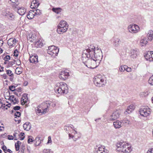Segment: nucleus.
<instances>
[{
	"instance_id": "obj_1",
	"label": "nucleus",
	"mask_w": 153,
	"mask_h": 153,
	"mask_svg": "<svg viewBox=\"0 0 153 153\" xmlns=\"http://www.w3.org/2000/svg\"><path fill=\"white\" fill-rule=\"evenodd\" d=\"M95 48H88L83 51L82 54V62L87 67L91 69L96 68L99 65L101 57L95 52Z\"/></svg>"
},
{
	"instance_id": "obj_2",
	"label": "nucleus",
	"mask_w": 153,
	"mask_h": 153,
	"mask_svg": "<svg viewBox=\"0 0 153 153\" xmlns=\"http://www.w3.org/2000/svg\"><path fill=\"white\" fill-rule=\"evenodd\" d=\"M54 90L56 93L60 94H67L68 92V88L66 83L61 82L56 84Z\"/></svg>"
},
{
	"instance_id": "obj_3",
	"label": "nucleus",
	"mask_w": 153,
	"mask_h": 153,
	"mask_svg": "<svg viewBox=\"0 0 153 153\" xmlns=\"http://www.w3.org/2000/svg\"><path fill=\"white\" fill-rule=\"evenodd\" d=\"M50 104L48 102L46 101L41 104L36 108V111L37 113L38 114H45L48 112V108L49 107Z\"/></svg>"
},
{
	"instance_id": "obj_4",
	"label": "nucleus",
	"mask_w": 153,
	"mask_h": 153,
	"mask_svg": "<svg viewBox=\"0 0 153 153\" xmlns=\"http://www.w3.org/2000/svg\"><path fill=\"white\" fill-rule=\"evenodd\" d=\"M57 32L59 34L65 32L68 28V25L67 22L63 20H61L58 26Z\"/></svg>"
},
{
	"instance_id": "obj_5",
	"label": "nucleus",
	"mask_w": 153,
	"mask_h": 153,
	"mask_svg": "<svg viewBox=\"0 0 153 153\" xmlns=\"http://www.w3.org/2000/svg\"><path fill=\"white\" fill-rule=\"evenodd\" d=\"M94 80V83L97 86L100 87L102 86L103 85H104V80L100 75H97L95 76Z\"/></svg>"
},
{
	"instance_id": "obj_6",
	"label": "nucleus",
	"mask_w": 153,
	"mask_h": 153,
	"mask_svg": "<svg viewBox=\"0 0 153 153\" xmlns=\"http://www.w3.org/2000/svg\"><path fill=\"white\" fill-rule=\"evenodd\" d=\"M128 31L132 33H136L138 32L140 30L139 27L136 25L132 24L128 27Z\"/></svg>"
},
{
	"instance_id": "obj_7",
	"label": "nucleus",
	"mask_w": 153,
	"mask_h": 153,
	"mask_svg": "<svg viewBox=\"0 0 153 153\" xmlns=\"http://www.w3.org/2000/svg\"><path fill=\"white\" fill-rule=\"evenodd\" d=\"M139 113L140 115L143 117H147L150 114V109L148 107H143L139 110Z\"/></svg>"
},
{
	"instance_id": "obj_8",
	"label": "nucleus",
	"mask_w": 153,
	"mask_h": 153,
	"mask_svg": "<svg viewBox=\"0 0 153 153\" xmlns=\"http://www.w3.org/2000/svg\"><path fill=\"white\" fill-rule=\"evenodd\" d=\"M120 111L119 110H116L114 111L112 114L108 118V120L110 121H114L119 117L120 114Z\"/></svg>"
},
{
	"instance_id": "obj_9",
	"label": "nucleus",
	"mask_w": 153,
	"mask_h": 153,
	"mask_svg": "<svg viewBox=\"0 0 153 153\" xmlns=\"http://www.w3.org/2000/svg\"><path fill=\"white\" fill-rule=\"evenodd\" d=\"M16 9L13 8L15 11H17L18 13L20 15H23L26 12V10L23 7H21L19 5V4H18V6H16Z\"/></svg>"
},
{
	"instance_id": "obj_10",
	"label": "nucleus",
	"mask_w": 153,
	"mask_h": 153,
	"mask_svg": "<svg viewBox=\"0 0 153 153\" xmlns=\"http://www.w3.org/2000/svg\"><path fill=\"white\" fill-rule=\"evenodd\" d=\"M69 76V72L65 71L61 72L59 75V77L62 80H65Z\"/></svg>"
},
{
	"instance_id": "obj_11",
	"label": "nucleus",
	"mask_w": 153,
	"mask_h": 153,
	"mask_svg": "<svg viewBox=\"0 0 153 153\" xmlns=\"http://www.w3.org/2000/svg\"><path fill=\"white\" fill-rule=\"evenodd\" d=\"M126 145L124 142H118L116 145L117 150L119 152H122Z\"/></svg>"
},
{
	"instance_id": "obj_12",
	"label": "nucleus",
	"mask_w": 153,
	"mask_h": 153,
	"mask_svg": "<svg viewBox=\"0 0 153 153\" xmlns=\"http://www.w3.org/2000/svg\"><path fill=\"white\" fill-rule=\"evenodd\" d=\"M144 56L147 60L150 62L153 61V51H148Z\"/></svg>"
},
{
	"instance_id": "obj_13",
	"label": "nucleus",
	"mask_w": 153,
	"mask_h": 153,
	"mask_svg": "<svg viewBox=\"0 0 153 153\" xmlns=\"http://www.w3.org/2000/svg\"><path fill=\"white\" fill-rule=\"evenodd\" d=\"M112 41L113 42V45L115 48L118 47L121 42L120 39L116 37L113 38Z\"/></svg>"
},
{
	"instance_id": "obj_14",
	"label": "nucleus",
	"mask_w": 153,
	"mask_h": 153,
	"mask_svg": "<svg viewBox=\"0 0 153 153\" xmlns=\"http://www.w3.org/2000/svg\"><path fill=\"white\" fill-rule=\"evenodd\" d=\"M16 43V39L13 38H11L7 41V43L10 48L14 47Z\"/></svg>"
},
{
	"instance_id": "obj_15",
	"label": "nucleus",
	"mask_w": 153,
	"mask_h": 153,
	"mask_svg": "<svg viewBox=\"0 0 153 153\" xmlns=\"http://www.w3.org/2000/svg\"><path fill=\"white\" fill-rule=\"evenodd\" d=\"M139 53L137 49H133L130 51V56L131 58H135L137 56Z\"/></svg>"
},
{
	"instance_id": "obj_16",
	"label": "nucleus",
	"mask_w": 153,
	"mask_h": 153,
	"mask_svg": "<svg viewBox=\"0 0 153 153\" xmlns=\"http://www.w3.org/2000/svg\"><path fill=\"white\" fill-rule=\"evenodd\" d=\"M39 4L38 0H33L31 3L30 7L32 9H35L38 7Z\"/></svg>"
},
{
	"instance_id": "obj_17",
	"label": "nucleus",
	"mask_w": 153,
	"mask_h": 153,
	"mask_svg": "<svg viewBox=\"0 0 153 153\" xmlns=\"http://www.w3.org/2000/svg\"><path fill=\"white\" fill-rule=\"evenodd\" d=\"M36 36L35 34H30L27 36V39L29 42H34L36 41Z\"/></svg>"
},
{
	"instance_id": "obj_18",
	"label": "nucleus",
	"mask_w": 153,
	"mask_h": 153,
	"mask_svg": "<svg viewBox=\"0 0 153 153\" xmlns=\"http://www.w3.org/2000/svg\"><path fill=\"white\" fill-rule=\"evenodd\" d=\"M29 61L30 63L36 64L38 62V56L35 55L30 56L29 59Z\"/></svg>"
},
{
	"instance_id": "obj_19",
	"label": "nucleus",
	"mask_w": 153,
	"mask_h": 153,
	"mask_svg": "<svg viewBox=\"0 0 153 153\" xmlns=\"http://www.w3.org/2000/svg\"><path fill=\"white\" fill-rule=\"evenodd\" d=\"M124 148H125L123 149V150L122 152L123 153H130L132 150L131 147L128 146L127 145L125 146Z\"/></svg>"
},
{
	"instance_id": "obj_20",
	"label": "nucleus",
	"mask_w": 153,
	"mask_h": 153,
	"mask_svg": "<svg viewBox=\"0 0 153 153\" xmlns=\"http://www.w3.org/2000/svg\"><path fill=\"white\" fill-rule=\"evenodd\" d=\"M23 127L25 130L29 131L31 128V124L29 122H27L23 124Z\"/></svg>"
},
{
	"instance_id": "obj_21",
	"label": "nucleus",
	"mask_w": 153,
	"mask_h": 153,
	"mask_svg": "<svg viewBox=\"0 0 153 153\" xmlns=\"http://www.w3.org/2000/svg\"><path fill=\"white\" fill-rule=\"evenodd\" d=\"M122 123V122H120L118 120H117L114 122L113 125L115 128H119L121 127Z\"/></svg>"
},
{
	"instance_id": "obj_22",
	"label": "nucleus",
	"mask_w": 153,
	"mask_h": 153,
	"mask_svg": "<svg viewBox=\"0 0 153 153\" xmlns=\"http://www.w3.org/2000/svg\"><path fill=\"white\" fill-rule=\"evenodd\" d=\"M42 140L43 139L41 137H39V136L37 137H36L35 140V141H36L35 146L39 145L41 143V142L42 141Z\"/></svg>"
},
{
	"instance_id": "obj_23",
	"label": "nucleus",
	"mask_w": 153,
	"mask_h": 153,
	"mask_svg": "<svg viewBox=\"0 0 153 153\" xmlns=\"http://www.w3.org/2000/svg\"><path fill=\"white\" fill-rule=\"evenodd\" d=\"M33 11V10H30L28 14L27 15V17L29 19H32L33 18L34 16H35V14Z\"/></svg>"
},
{
	"instance_id": "obj_24",
	"label": "nucleus",
	"mask_w": 153,
	"mask_h": 153,
	"mask_svg": "<svg viewBox=\"0 0 153 153\" xmlns=\"http://www.w3.org/2000/svg\"><path fill=\"white\" fill-rule=\"evenodd\" d=\"M59 49L57 48L56 49H55L53 50L50 54V55H51L52 56L54 57L57 56L58 53L59 52Z\"/></svg>"
},
{
	"instance_id": "obj_25",
	"label": "nucleus",
	"mask_w": 153,
	"mask_h": 153,
	"mask_svg": "<svg viewBox=\"0 0 153 153\" xmlns=\"http://www.w3.org/2000/svg\"><path fill=\"white\" fill-rule=\"evenodd\" d=\"M10 1L12 2V6L13 8L16 9V6H17L18 4H19L18 0H10Z\"/></svg>"
},
{
	"instance_id": "obj_26",
	"label": "nucleus",
	"mask_w": 153,
	"mask_h": 153,
	"mask_svg": "<svg viewBox=\"0 0 153 153\" xmlns=\"http://www.w3.org/2000/svg\"><path fill=\"white\" fill-rule=\"evenodd\" d=\"M122 123L126 126H128L131 124V122L127 119H124L121 120Z\"/></svg>"
},
{
	"instance_id": "obj_27",
	"label": "nucleus",
	"mask_w": 153,
	"mask_h": 153,
	"mask_svg": "<svg viewBox=\"0 0 153 153\" xmlns=\"http://www.w3.org/2000/svg\"><path fill=\"white\" fill-rule=\"evenodd\" d=\"M34 43H35L34 45L36 47L40 48L43 46V43L39 40H38L37 41H36Z\"/></svg>"
},
{
	"instance_id": "obj_28",
	"label": "nucleus",
	"mask_w": 153,
	"mask_h": 153,
	"mask_svg": "<svg viewBox=\"0 0 153 153\" xmlns=\"http://www.w3.org/2000/svg\"><path fill=\"white\" fill-rule=\"evenodd\" d=\"M147 36L148 39L151 41L153 39V31L152 30H149L147 34Z\"/></svg>"
},
{
	"instance_id": "obj_29",
	"label": "nucleus",
	"mask_w": 153,
	"mask_h": 153,
	"mask_svg": "<svg viewBox=\"0 0 153 153\" xmlns=\"http://www.w3.org/2000/svg\"><path fill=\"white\" fill-rule=\"evenodd\" d=\"M62 10V9L60 7L53 8L52 9V10L57 14L60 13Z\"/></svg>"
},
{
	"instance_id": "obj_30",
	"label": "nucleus",
	"mask_w": 153,
	"mask_h": 153,
	"mask_svg": "<svg viewBox=\"0 0 153 153\" xmlns=\"http://www.w3.org/2000/svg\"><path fill=\"white\" fill-rule=\"evenodd\" d=\"M57 48L53 45L49 47L47 51L48 53L49 54L53 50H54L55 49H56Z\"/></svg>"
},
{
	"instance_id": "obj_31",
	"label": "nucleus",
	"mask_w": 153,
	"mask_h": 153,
	"mask_svg": "<svg viewBox=\"0 0 153 153\" xmlns=\"http://www.w3.org/2000/svg\"><path fill=\"white\" fill-rule=\"evenodd\" d=\"M147 43V41L146 39H141L140 41V43L142 46H143L146 45Z\"/></svg>"
},
{
	"instance_id": "obj_32",
	"label": "nucleus",
	"mask_w": 153,
	"mask_h": 153,
	"mask_svg": "<svg viewBox=\"0 0 153 153\" xmlns=\"http://www.w3.org/2000/svg\"><path fill=\"white\" fill-rule=\"evenodd\" d=\"M33 11L34 12L35 16H39L42 14V11L38 9L33 10Z\"/></svg>"
},
{
	"instance_id": "obj_33",
	"label": "nucleus",
	"mask_w": 153,
	"mask_h": 153,
	"mask_svg": "<svg viewBox=\"0 0 153 153\" xmlns=\"http://www.w3.org/2000/svg\"><path fill=\"white\" fill-rule=\"evenodd\" d=\"M148 92L147 91L143 92L140 93V95L141 97H144L148 95Z\"/></svg>"
},
{
	"instance_id": "obj_34",
	"label": "nucleus",
	"mask_w": 153,
	"mask_h": 153,
	"mask_svg": "<svg viewBox=\"0 0 153 153\" xmlns=\"http://www.w3.org/2000/svg\"><path fill=\"white\" fill-rule=\"evenodd\" d=\"M105 147L104 146H101L100 147H99L98 148H96V151H100L102 152L103 150L105 149Z\"/></svg>"
},
{
	"instance_id": "obj_35",
	"label": "nucleus",
	"mask_w": 153,
	"mask_h": 153,
	"mask_svg": "<svg viewBox=\"0 0 153 153\" xmlns=\"http://www.w3.org/2000/svg\"><path fill=\"white\" fill-rule=\"evenodd\" d=\"M21 143V142L19 141H18L17 143L15 144V147L16 150L17 151L19 150V144Z\"/></svg>"
},
{
	"instance_id": "obj_36",
	"label": "nucleus",
	"mask_w": 153,
	"mask_h": 153,
	"mask_svg": "<svg viewBox=\"0 0 153 153\" xmlns=\"http://www.w3.org/2000/svg\"><path fill=\"white\" fill-rule=\"evenodd\" d=\"M22 73L21 69L19 68H17L15 70V73L19 75Z\"/></svg>"
},
{
	"instance_id": "obj_37",
	"label": "nucleus",
	"mask_w": 153,
	"mask_h": 153,
	"mask_svg": "<svg viewBox=\"0 0 153 153\" xmlns=\"http://www.w3.org/2000/svg\"><path fill=\"white\" fill-rule=\"evenodd\" d=\"M10 93L9 92H7L4 94V97L5 99L7 100H9L10 99Z\"/></svg>"
},
{
	"instance_id": "obj_38",
	"label": "nucleus",
	"mask_w": 153,
	"mask_h": 153,
	"mask_svg": "<svg viewBox=\"0 0 153 153\" xmlns=\"http://www.w3.org/2000/svg\"><path fill=\"white\" fill-rule=\"evenodd\" d=\"M43 153H53V152L50 149H45L43 150Z\"/></svg>"
},
{
	"instance_id": "obj_39",
	"label": "nucleus",
	"mask_w": 153,
	"mask_h": 153,
	"mask_svg": "<svg viewBox=\"0 0 153 153\" xmlns=\"http://www.w3.org/2000/svg\"><path fill=\"white\" fill-rule=\"evenodd\" d=\"M10 13L9 11L4 10L2 14L4 16L7 17L8 16L9 14Z\"/></svg>"
},
{
	"instance_id": "obj_40",
	"label": "nucleus",
	"mask_w": 153,
	"mask_h": 153,
	"mask_svg": "<svg viewBox=\"0 0 153 153\" xmlns=\"http://www.w3.org/2000/svg\"><path fill=\"white\" fill-rule=\"evenodd\" d=\"M33 141V138L32 137L30 136H29L28 137V139L27 140L28 143H30Z\"/></svg>"
},
{
	"instance_id": "obj_41",
	"label": "nucleus",
	"mask_w": 153,
	"mask_h": 153,
	"mask_svg": "<svg viewBox=\"0 0 153 153\" xmlns=\"http://www.w3.org/2000/svg\"><path fill=\"white\" fill-rule=\"evenodd\" d=\"M149 82L151 85H153V76L150 77L149 80Z\"/></svg>"
},
{
	"instance_id": "obj_42",
	"label": "nucleus",
	"mask_w": 153,
	"mask_h": 153,
	"mask_svg": "<svg viewBox=\"0 0 153 153\" xmlns=\"http://www.w3.org/2000/svg\"><path fill=\"white\" fill-rule=\"evenodd\" d=\"M24 134H25L24 133L21 132L20 135H19V136H21L19 137L20 139L21 140H23L25 138V136H24Z\"/></svg>"
},
{
	"instance_id": "obj_43",
	"label": "nucleus",
	"mask_w": 153,
	"mask_h": 153,
	"mask_svg": "<svg viewBox=\"0 0 153 153\" xmlns=\"http://www.w3.org/2000/svg\"><path fill=\"white\" fill-rule=\"evenodd\" d=\"M10 57L9 55H7L4 57L3 59L5 61H8V60H10Z\"/></svg>"
},
{
	"instance_id": "obj_44",
	"label": "nucleus",
	"mask_w": 153,
	"mask_h": 153,
	"mask_svg": "<svg viewBox=\"0 0 153 153\" xmlns=\"http://www.w3.org/2000/svg\"><path fill=\"white\" fill-rule=\"evenodd\" d=\"M125 66L126 65H124L123 66H121L119 68V70H120V71L122 72V71H124L125 70V69H126Z\"/></svg>"
},
{
	"instance_id": "obj_45",
	"label": "nucleus",
	"mask_w": 153,
	"mask_h": 153,
	"mask_svg": "<svg viewBox=\"0 0 153 153\" xmlns=\"http://www.w3.org/2000/svg\"><path fill=\"white\" fill-rule=\"evenodd\" d=\"M132 111L130 110V109L129 108V107L128 106L126 109V111L124 113L126 114H127V113L129 114L131 113Z\"/></svg>"
},
{
	"instance_id": "obj_46",
	"label": "nucleus",
	"mask_w": 153,
	"mask_h": 153,
	"mask_svg": "<svg viewBox=\"0 0 153 153\" xmlns=\"http://www.w3.org/2000/svg\"><path fill=\"white\" fill-rule=\"evenodd\" d=\"M7 74L10 76H13V74L10 70H7Z\"/></svg>"
},
{
	"instance_id": "obj_47",
	"label": "nucleus",
	"mask_w": 153,
	"mask_h": 153,
	"mask_svg": "<svg viewBox=\"0 0 153 153\" xmlns=\"http://www.w3.org/2000/svg\"><path fill=\"white\" fill-rule=\"evenodd\" d=\"M21 113L19 111H16L15 113L14 116L15 118L17 117H19Z\"/></svg>"
},
{
	"instance_id": "obj_48",
	"label": "nucleus",
	"mask_w": 153,
	"mask_h": 153,
	"mask_svg": "<svg viewBox=\"0 0 153 153\" xmlns=\"http://www.w3.org/2000/svg\"><path fill=\"white\" fill-rule=\"evenodd\" d=\"M7 18L10 19H12L14 18V16L11 13H10L9 14L8 16H7Z\"/></svg>"
},
{
	"instance_id": "obj_49",
	"label": "nucleus",
	"mask_w": 153,
	"mask_h": 153,
	"mask_svg": "<svg viewBox=\"0 0 153 153\" xmlns=\"http://www.w3.org/2000/svg\"><path fill=\"white\" fill-rule=\"evenodd\" d=\"M9 89L12 91H14L16 90L15 89V87L13 85H11L9 86Z\"/></svg>"
},
{
	"instance_id": "obj_50",
	"label": "nucleus",
	"mask_w": 153,
	"mask_h": 153,
	"mask_svg": "<svg viewBox=\"0 0 153 153\" xmlns=\"http://www.w3.org/2000/svg\"><path fill=\"white\" fill-rule=\"evenodd\" d=\"M126 67V69L125 70H126L127 72H131V68L130 67H128L127 66H125Z\"/></svg>"
},
{
	"instance_id": "obj_51",
	"label": "nucleus",
	"mask_w": 153,
	"mask_h": 153,
	"mask_svg": "<svg viewBox=\"0 0 153 153\" xmlns=\"http://www.w3.org/2000/svg\"><path fill=\"white\" fill-rule=\"evenodd\" d=\"M15 60H14L13 61H11L9 62L8 63L9 65L10 66H11L13 65L14 64H15Z\"/></svg>"
},
{
	"instance_id": "obj_52",
	"label": "nucleus",
	"mask_w": 153,
	"mask_h": 153,
	"mask_svg": "<svg viewBox=\"0 0 153 153\" xmlns=\"http://www.w3.org/2000/svg\"><path fill=\"white\" fill-rule=\"evenodd\" d=\"M14 55L15 56H17L18 55V51L17 49L15 50L13 52Z\"/></svg>"
},
{
	"instance_id": "obj_53",
	"label": "nucleus",
	"mask_w": 153,
	"mask_h": 153,
	"mask_svg": "<svg viewBox=\"0 0 153 153\" xmlns=\"http://www.w3.org/2000/svg\"><path fill=\"white\" fill-rule=\"evenodd\" d=\"M74 136H75V137H73V140L74 141H76L80 137V135L78 136H76V135H74Z\"/></svg>"
},
{
	"instance_id": "obj_54",
	"label": "nucleus",
	"mask_w": 153,
	"mask_h": 153,
	"mask_svg": "<svg viewBox=\"0 0 153 153\" xmlns=\"http://www.w3.org/2000/svg\"><path fill=\"white\" fill-rule=\"evenodd\" d=\"M20 108V107L19 106H16L14 107L13 108V109L16 111L19 110Z\"/></svg>"
},
{
	"instance_id": "obj_55",
	"label": "nucleus",
	"mask_w": 153,
	"mask_h": 153,
	"mask_svg": "<svg viewBox=\"0 0 153 153\" xmlns=\"http://www.w3.org/2000/svg\"><path fill=\"white\" fill-rule=\"evenodd\" d=\"M13 102V104H15L16 103H18L19 101L18 100L16 99V98H15L14 99L13 101V102Z\"/></svg>"
},
{
	"instance_id": "obj_56",
	"label": "nucleus",
	"mask_w": 153,
	"mask_h": 153,
	"mask_svg": "<svg viewBox=\"0 0 153 153\" xmlns=\"http://www.w3.org/2000/svg\"><path fill=\"white\" fill-rule=\"evenodd\" d=\"M131 111H133L134 109V107L133 105H131L128 106Z\"/></svg>"
},
{
	"instance_id": "obj_57",
	"label": "nucleus",
	"mask_w": 153,
	"mask_h": 153,
	"mask_svg": "<svg viewBox=\"0 0 153 153\" xmlns=\"http://www.w3.org/2000/svg\"><path fill=\"white\" fill-rule=\"evenodd\" d=\"M27 94L24 93L23 94L22 96L23 98H24L25 99H26V100H27Z\"/></svg>"
},
{
	"instance_id": "obj_58",
	"label": "nucleus",
	"mask_w": 153,
	"mask_h": 153,
	"mask_svg": "<svg viewBox=\"0 0 153 153\" xmlns=\"http://www.w3.org/2000/svg\"><path fill=\"white\" fill-rule=\"evenodd\" d=\"M2 149L4 151V152L6 153L7 152V147L5 146H3L2 147Z\"/></svg>"
},
{
	"instance_id": "obj_59",
	"label": "nucleus",
	"mask_w": 153,
	"mask_h": 153,
	"mask_svg": "<svg viewBox=\"0 0 153 153\" xmlns=\"http://www.w3.org/2000/svg\"><path fill=\"white\" fill-rule=\"evenodd\" d=\"M48 140L47 143L48 144V143H51L52 142V140H51V137L50 136H49L48 137Z\"/></svg>"
},
{
	"instance_id": "obj_60",
	"label": "nucleus",
	"mask_w": 153,
	"mask_h": 153,
	"mask_svg": "<svg viewBox=\"0 0 153 153\" xmlns=\"http://www.w3.org/2000/svg\"><path fill=\"white\" fill-rule=\"evenodd\" d=\"M8 139L9 140H12L13 139V137L11 135H8L7 136Z\"/></svg>"
},
{
	"instance_id": "obj_61",
	"label": "nucleus",
	"mask_w": 153,
	"mask_h": 153,
	"mask_svg": "<svg viewBox=\"0 0 153 153\" xmlns=\"http://www.w3.org/2000/svg\"><path fill=\"white\" fill-rule=\"evenodd\" d=\"M10 97V99H9V100L10 101H11V102H13V98H14V95H11V96H10V97Z\"/></svg>"
},
{
	"instance_id": "obj_62",
	"label": "nucleus",
	"mask_w": 153,
	"mask_h": 153,
	"mask_svg": "<svg viewBox=\"0 0 153 153\" xmlns=\"http://www.w3.org/2000/svg\"><path fill=\"white\" fill-rule=\"evenodd\" d=\"M101 152L102 153H108V151L107 149H105L103 150Z\"/></svg>"
},
{
	"instance_id": "obj_63",
	"label": "nucleus",
	"mask_w": 153,
	"mask_h": 153,
	"mask_svg": "<svg viewBox=\"0 0 153 153\" xmlns=\"http://www.w3.org/2000/svg\"><path fill=\"white\" fill-rule=\"evenodd\" d=\"M147 153H153V148L149 150Z\"/></svg>"
},
{
	"instance_id": "obj_64",
	"label": "nucleus",
	"mask_w": 153,
	"mask_h": 153,
	"mask_svg": "<svg viewBox=\"0 0 153 153\" xmlns=\"http://www.w3.org/2000/svg\"><path fill=\"white\" fill-rule=\"evenodd\" d=\"M68 126H65L64 127V129L66 131H68L69 129V127H68Z\"/></svg>"
}]
</instances>
